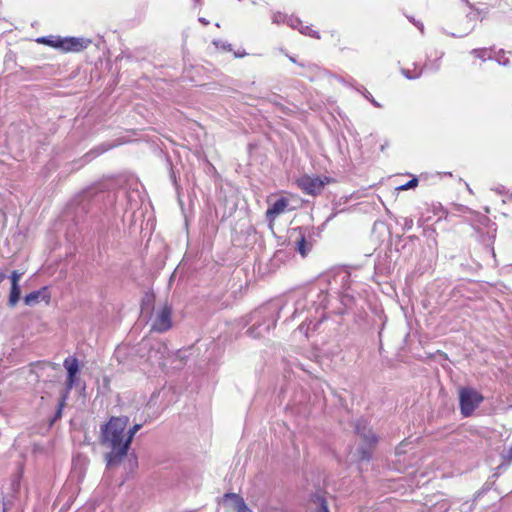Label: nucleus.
<instances>
[{"label": "nucleus", "instance_id": "obj_16", "mask_svg": "<svg viewBox=\"0 0 512 512\" xmlns=\"http://www.w3.org/2000/svg\"><path fill=\"white\" fill-rule=\"evenodd\" d=\"M417 185H418V179L413 178L410 181H408L407 183L398 186L397 190L405 191V190L413 189V188L417 187Z\"/></svg>", "mask_w": 512, "mask_h": 512}, {"label": "nucleus", "instance_id": "obj_12", "mask_svg": "<svg viewBox=\"0 0 512 512\" xmlns=\"http://www.w3.org/2000/svg\"><path fill=\"white\" fill-rule=\"evenodd\" d=\"M288 24L295 29H298L302 34L310 35L312 37H318L316 32L308 26H304L298 19H289Z\"/></svg>", "mask_w": 512, "mask_h": 512}, {"label": "nucleus", "instance_id": "obj_4", "mask_svg": "<svg viewBox=\"0 0 512 512\" xmlns=\"http://www.w3.org/2000/svg\"><path fill=\"white\" fill-rule=\"evenodd\" d=\"M356 431L358 434V447L356 452L360 459L365 460L371 456L372 449L377 443V437L372 430L366 425H357Z\"/></svg>", "mask_w": 512, "mask_h": 512}, {"label": "nucleus", "instance_id": "obj_21", "mask_svg": "<svg viewBox=\"0 0 512 512\" xmlns=\"http://www.w3.org/2000/svg\"><path fill=\"white\" fill-rule=\"evenodd\" d=\"M199 21L203 23L204 25L208 24V21H206L204 18H200Z\"/></svg>", "mask_w": 512, "mask_h": 512}, {"label": "nucleus", "instance_id": "obj_8", "mask_svg": "<svg viewBox=\"0 0 512 512\" xmlns=\"http://www.w3.org/2000/svg\"><path fill=\"white\" fill-rule=\"evenodd\" d=\"M63 365L67 370L66 386L69 391L76 383L77 374L79 373V364L76 358L68 357L64 360Z\"/></svg>", "mask_w": 512, "mask_h": 512}, {"label": "nucleus", "instance_id": "obj_2", "mask_svg": "<svg viewBox=\"0 0 512 512\" xmlns=\"http://www.w3.org/2000/svg\"><path fill=\"white\" fill-rule=\"evenodd\" d=\"M36 42L59 49L63 52H79L85 49L90 43L89 40H85L84 38H62L60 36L39 37Z\"/></svg>", "mask_w": 512, "mask_h": 512}, {"label": "nucleus", "instance_id": "obj_22", "mask_svg": "<svg viewBox=\"0 0 512 512\" xmlns=\"http://www.w3.org/2000/svg\"><path fill=\"white\" fill-rule=\"evenodd\" d=\"M65 398H66V396H64V398H63V401H62V402H64V401H65ZM60 406L62 407V406H63V403H60Z\"/></svg>", "mask_w": 512, "mask_h": 512}, {"label": "nucleus", "instance_id": "obj_15", "mask_svg": "<svg viewBox=\"0 0 512 512\" xmlns=\"http://www.w3.org/2000/svg\"><path fill=\"white\" fill-rule=\"evenodd\" d=\"M297 250L299 251V253L302 255V256H306L308 251H309V247L307 246L306 244V241L304 239V237H301L298 242H297Z\"/></svg>", "mask_w": 512, "mask_h": 512}, {"label": "nucleus", "instance_id": "obj_19", "mask_svg": "<svg viewBox=\"0 0 512 512\" xmlns=\"http://www.w3.org/2000/svg\"><path fill=\"white\" fill-rule=\"evenodd\" d=\"M402 73L404 74V76L408 79H415L417 77H419L421 75V70H417L416 72H414L413 74H410L409 70H402Z\"/></svg>", "mask_w": 512, "mask_h": 512}, {"label": "nucleus", "instance_id": "obj_13", "mask_svg": "<svg viewBox=\"0 0 512 512\" xmlns=\"http://www.w3.org/2000/svg\"><path fill=\"white\" fill-rule=\"evenodd\" d=\"M87 465L88 460L84 457L78 456L73 460V471L82 476L86 470Z\"/></svg>", "mask_w": 512, "mask_h": 512}, {"label": "nucleus", "instance_id": "obj_7", "mask_svg": "<svg viewBox=\"0 0 512 512\" xmlns=\"http://www.w3.org/2000/svg\"><path fill=\"white\" fill-rule=\"evenodd\" d=\"M225 512H252L242 497L237 494H226L223 499Z\"/></svg>", "mask_w": 512, "mask_h": 512}, {"label": "nucleus", "instance_id": "obj_1", "mask_svg": "<svg viewBox=\"0 0 512 512\" xmlns=\"http://www.w3.org/2000/svg\"><path fill=\"white\" fill-rule=\"evenodd\" d=\"M129 424L127 416L111 417L101 426L100 443L107 450L105 459L107 466L118 464L128 453L130 443L126 427Z\"/></svg>", "mask_w": 512, "mask_h": 512}, {"label": "nucleus", "instance_id": "obj_5", "mask_svg": "<svg viewBox=\"0 0 512 512\" xmlns=\"http://www.w3.org/2000/svg\"><path fill=\"white\" fill-rule=\"evenodd\" d=\"M331 179L329 177L323 176H309L303 175L297 180L298 187L308 195H318L322 192L325 185L329 184Z\"/></svg>", "mask_w": 512, "mask_h": 512}, {"label": "nucleus", "instance_id": "obj_3", "mask_svg": "<svg viewBox=\"0 0 512 512\" xmlns=\"http://www.w3.org/2000/svg\"><path fill=\"white\" fill-rule=\"evenodd\" d=\"M458 395L460 410L465 417L471 416L484 399L477 390L470 387H461L458 390Z\"/></svg>", "mask_w": 512, "mask_h": 512}, {"label": "nucleus", "instance_id": "obj_10", "mask_svg": "<svg viewBox=\"0 0 512 512\" xmlns=\"http://www.w3.org/2000/svg\"><path fill=\"white\" fill-rule=\"evenodd\" d=\"M288 204L289 202L286 198H280L267 209L266 217L269 221L270 227H272L275 219L287 210Z\"/></svg>", "mask_w": 512, "mask_h": 512}, {"label": "nucleus", "instance_id": "obj_20", "mask_svg": "<svg viewBox=\"0 0 512 512\" xmlns=\"http://www.w3.org/2000/svg\"><path fill=\"white\" fill-rule=\"evenodd\" d=\"M5 277V273L0 271V282H2L5 279Z\"/></svg>", "mask_w": 512, "mask_h": 512}, {"label": "nucleus", "instance_id": "obj_9", "mask_svg": "<svg viewBox=\"0 0 512 512\" xmlns=\"http://www.w3.org/2000/svg\"><path fill=\"white\" fill-rule=\"evenodd\" d=\"M22 275H23V273L19 272L17 270H14L10 275L11 289H10L8 304L11 307H14L20 299L21 291H20L19 281L22 278Z\"/></svg>", "mask_w": 512, "mask_h": 512}, {"label": "nucleus", "instance_id": "obj_14", "mask_svg": "<svg viewBox=\"0 0 512 512\" xmlns=\"http://www.w3.org/2000/svg\"><path fill=\"white\" fill-rule=\"evenodd\" d=\"M41 291H33L24 297V302L28 306H33L39 302Z\"/></svg>", "mask_w": 512, "mask_h": 512}, {"label": "nucleus", "instance_id": "obj_6", "mask_svg": "<svg viewBox=\"0 0 512 512\" xmlns=\"http://www.w3.org/2000/svg\"><path fill=\"white\" fill-rule=\"evenodd\" d=\"M172 307L168 303H163L154 310L152 317V330L165 332L172 326Z\"/></svg>", "mask_w": 512, "mask_h": 512}, {"label": "nucleus", "instance_id": "obj_18", "mask_svg": "<svg viewBox=\"0 0 512 512\" xmlns=\"http://www.w3.org/2000/svg\"><path fill=\"white\" fill-rule=\"evenodd\" d=\"M477 57L485 60L486 58H490L491 54L486 49L474 50L473 52Z\"/></svg>", "mask_w": 512, "mask_h": 512}, {"label": "nucleus", "instance_id": "obj_17", "mask_svg": "<svg viewBox=\"0 0 512 512\" xmlns=\"http://www.w3.org/2000/svg\"><path fill=\"white\" fill-rule=\"evenodd\" d=\"M141 428V425L140 424H135L131 427L128 428V426L126 427V433H127V437H129V443L131 444L132 442V439L134 437V435L138 432V430Z\"/></svg>", "mask_w": 512, "mask_h": 512}, {"label": "nucleus", "instance_id": "obj_11", "mask_svg": "<svg viewBox=\"0 0 512 512\" xmlns=\"http://www.w3.org/2000/svg\"><path fill=\"white\" fill-rule=\"evenodd\" d=\"M309 512H329L326 501L322 496H316L309 503Z\"/></svg>", "mask_w": 512, "mask_h": 512}, {"label": "nucleus", "instance_id": "obj_23", "mask_svg": "<svg viewBox=\"0 0 512 512\" xmlns=\"http://www.w3.org/2000/svg\"><path fill=\"white\" fill-rule=\"evenodd\" d=\"M273 20H274V22H278V18L276 16L274 17Z\"/></svg>", "mask_w": 512, "mask_h": 512}]
</instances>
